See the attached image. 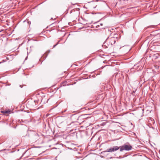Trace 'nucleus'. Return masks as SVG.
Here are the masks:
<instances>
[{
  "instance_id": "1",
  "label": "nucleus",
  "mask_w": 160,
  "mask_h": 160,
  "mask_svg": "<svg viewBox=\"0 0 160 160\" xmlns=\"http://www.w3.org/2000/svg\"><path fill=\"white\" fill-rule=\"evenodd\" d=\"M132 148V146L129 144H125L122 146H120V151L121 152H122L123 150L128 151L131 150Z\"/></svg>"
},
{
  "instance_id": "2",
  "label": "nucleus",
  "mask_w": 160,
  "mask_h": 160,
  "mask_svg": "<svg viewBox=\"0 0 160 160\" xmlns=\"http://www.w3.org/2000/svg\"><path fill=\"white\" fill-rule=\"evenodd\" d=\"M119 149H120V147H118L117 146H113V147H112L111 148H110L108 149L106 151H103L101 152V154L104 155V153L107 152H114V151H116L118 150Z\"/></svg>"
},
{
  "instance_id": "3",
  "label": "nucleus",
  "mask_w": 160,
  "mask_h": 160,
  "mask_svg": "<svg viewBox=\"0 0 160 160\" xmlns=\"http://www.w3.org/2000/svg\"><path fill=\"white\" fill-rule=\"evenodd\" d=\"M38 102V101H32L31 102H28V105H30V106L32 108H34L35 107L36 105H37V103Z\"/></svg>"
},
{
  "instance_id": "4",
  "label": "nucleus",
  "mask_w": 160,
  "mask_h": 160,
  "mask_svg": "<svg viewBox=\"0 0 160 160\" xmlns=\"http://www.w3.org/2000/svg\"><path fill=\"white\" fill-rule=\"evenodd\" d=\"M110 43L111 45H113L116 42V39L114 37H112L109 39Z\"/></svg>"
},
{
  "instance_id": "5",
  "label": "nucleus",
  "mask_w": 160,
  "mask_h": 160,
  "mask_svg": "<svg viewBox=\"0 0 160 160\" xmlns=\"http://www.w3.org/2000/svg\"><path fill=\"white\" fill-rule=\"evenodd\" d=\"M10 112V111L9 110H5L4 111H1V112L2 113H8Z\"/></svg>"
},
{
  "instance_id": "6",
  "label": "nucleus",
  "mask_w": 160,
  "mask_h": 160,
  "mask_svg": "<svg viewBox=\"0 0 160 160\" xmlns=\"http://www.w3.org/2000/svg\"><path fill=\"white\" fill-rule=\"evenodd\" d=\"M155 57H156V58H158V54H155Z\"/></svg>"
},
{
  "instance_id": "7",
  "label": "nucleus",
  "mask_w": 160,
  "mask_h": 160,
  "mask_svg": "<svg viewBox=\"0 0 160 160\" xmlns=\"http://www.w3.org/2000/svg\"><path fill=\"white\" fill-rule=\"evenodd\" d=\"M58 44V43L57 44L54 45L53 47V48H55L56 47V46Z\"/></svg>"
},
{
  "instance_id": "8",
  "label": "nucleus",
  "mask_w": 160,
  "mask_h": 160,
  "mask_svg": "<svg viewBox=\"0 0 160 160\" xmlns=\"http://www.w3.org/2000/svg\"><path fill=\"white\" fill-rule=\"evenodd\" d=\"M23 86H25V85H23ZM19 87L21 88H22L23 87V85H20Z\"/></svg>"
},
{
  "instance_id": "9",
  "label": "nucleus",
  "mask_w": 160,
  "mask_h": 160,
  "mask_svg": "<svg viewBox=\"0 0 160 160\" xmlns=\"http://www.w3.org/2000/svg\"><path fill=\"white\" fill-rule=\"evenodd\" d=\"M10 85H11V84H9V83H8V84H7L6 85V86H10Z\"/></svg>"
},
{
  "instance_id": "10",
  "label": "nucleus",
  "mask_w": 160,
  "mask_h": 160,
  "mask_svg": "<svg viewBox=\"0 0 160 160\" xmlns=\"http://www.w3.org/2000/svg\"><path fill=\"white\" fill-rule=\"evenodd\" d=\"M5 150H6V149H3V150H1L0 151V152H2V151H3Z\"/></svg>"
},
{
  "instance_id": "11",
  "label": "nucleus",
  "mask_w": 160,
  "mask_h": 160,
  "mask_svg": "<svg viewBox=\"0 0 160 160\" xmlns=\"http://www.w3.org/2000/svg\"><path fill=\"white\" fill-rule=\"evenodd\" d=\"M51 20H54V19H53V18H51Z\"/></svg>"
},
{
  "instance_id": "12",
  "label": "nucleus",
  "mask_w": 160,
  "mask_h": 160,
  "mask_svg": "<svg viewBox=\"0 0 160 160\" xmlns=\"http://www.w3.org/2000/svg\"><path fill=\"white\" fill-rule=\"evenodd\" d=\"M102 25H103L102 23H100V25H101V26H102Z\"/></svg>"
},
{
  "instance_id": "13",
  "label": "nucleus",
  "mask_w": 160,
  "mask_h": 160,
  "mask_svg": "<svg viewBox=\"0 0 160 160\" xmlns=\"http://www.w3.org/2000/svg\"><path fill=\"white\" fill-rule=\"evenodd\" d=\"M2 63V62H0V64L1 63Z\"/></svg>"
},
{
  "instance_id": "14",
  "label": "nucleus",
  "mask_w": 160,
  "mask_h": 160,
  "mask_svg": "<svg viewBox=\"0 0 160 160\" xmlns=\"http://www.w3.org/2000/svg\"><path fill=\"white\" fill-rule=\"evenodd\" d=\"M71 12H72V11H70V13H71Z\"/></svg>"
}]
</instances>
